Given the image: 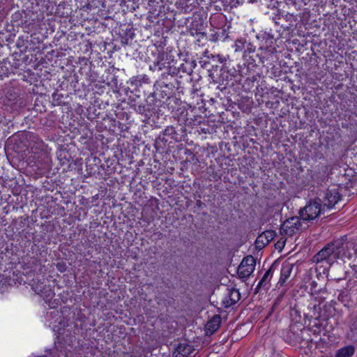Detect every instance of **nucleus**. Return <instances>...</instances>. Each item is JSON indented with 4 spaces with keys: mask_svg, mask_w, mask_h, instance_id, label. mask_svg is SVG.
Wrapping results in <instances>:
<instances>
[{
    "mask_svg": "<svg viewBox=\"0 0 357 357\" xmlns=\"http://www.w3.org/2000/svg\"><path fill=\"white\" fill-rule=\"evenodd\" d=\"M284 243H285V241H278L277 243H276V246L277 248H282L284 247Z\"/></svg>",
    "mask_w": 357,
    "mask_h": 357,
    "instance_id": "20",
    "label": "nucleus"
},
{
    "mask_svg": "<svg viewBox=\"0 0 357 357\" xmlns=\"http://www.w3.org/2000/svg\"><path fill=\"white\" fill-rule=\"evenodd\" d=\"M321 210V204L319 199L310 200L301 209L300 217L303 220H313L320 215Z\"/></svg>",
    "mask_w": 357,
    "mask_h": 357,
    "instance_id": "2",
    "label": "nucleus"
},
{
    "mask_svg": "<svg viewBox=\"0 0 357 357\" xmlns=\"http://www.w3.org/2000/svg\"><path fill=\"white\" fill-rule=\"evenodd\" d=\"M277 266L275 264H273L268 271L265 273L261 280L259 281L257 286V289L262 287H268L269 282L273 277V273L276 270Z\"/></svg>",
    "mask_w": 357,
    "mask_h": 357,
    "instance_id": "8",
    "label": "nucleus"
},
{
    "mask_svg": "<svg viewBox=\"0 0 357 357\" xmlns=\"http://www.w3.org/2000/svg\"><path fill=\"white\" fill-rule=\"evenodd\" d=\"M213 57H215L220 63H223L226 61V58L220 54L213 56Z\"/></svg>",
    "mask_w": 357,
    "mask_h": 357,
    "instance_id": "19",
    "label": "nucleus"
},
{
    "mask_svg": "<svg viewBox=\"0 0 357 357\" xmlns=\"http://www.w3.org/2000/svg\"><path fill=\"white\" fill-rule=\"evenodd\" d=\"M245 41L243 38H238L235 40L233 47L234 48V52H241L245 47Z\"/></svg>",
    "mask_w": 357,
    "mask_h": 357,
    "instance_id": "15",
    "label": "nucleus"
},
{
    "mask_svg": "<svg viewBox=\"0 0 357 357\" xmlns=\"http://www.w3.org/2000/svg\"><path fill=\"white\" fill-rule=\"evenodd\" d=\"M32 289L37 294H41V291H43V289H44V287H45V285L43 284V282H38L34 283L31 285Z\"/></svg>",
    "mask_w": 357,
    "mask_h": 357,
    "instance_id": "16",
    "label": "nucleus"
},
{
    "mask_svg": "<svg viewBox=\"0 0 357 357\" xmlns=\"http://www.w3.org/2000/svg\"><path fill=\"white\" fill-rule=\"evenodd\" d=\"M192 352V348L186 343H180L178 344L174 351V357H189Z\"/></svg>",
    "mask_w": 357,
    "mask_h": 357,
    "instance_id": "7",
    "label": "nucleus"
},
{
    "mask_svg": "<svg viewBox=\"0 0 357 357\" xmlns=\"http://www.w3.org/2000/svg\"><path fill=\"white\" fill-rule=\"evenodd\" d=\"M355 351V348L352 345H349L340 348L336 353V357H351Z\"/></svg>",
    "mask_w": 357,
    "mask_h": 357,
    "instance_id": "12",
    "label": "nucleus"
},
{
    "mask_svg": "<svg viewBox=\"0 0 357 357\" xmlns=\"http://www.w3.org/2000/svg\"><path fill=\"white\" fill-rule=\"evenodd\" d=\"M313 317H314L315 319H318V318L320 317L319 312H315L313 314Z\"/></svg>",
    "mask_w": 357,
    "mask_h": 357,
    "instance_id": "21",
    "label": "nucleus"
},
{
    "mask_svg": "<svg viewBox=\"0 0 357 357\" xmlns=\"http://www.w3.org/2000/svg\"><path fill=\"white\" fill-rule=\"evenodd\" d=\"M275 232L272 230L265 231L258 236L255 241L256 247L261 249L266 245L268 244L275 236Z\"/></svg>",
    "mask_w": 357,
    "mask_h": 357,
    "instance_id": "6",
    "label": "nucleus"
},
{
    "mask_svg": "<svg viewBox=\"0 0 357 357\" xmlns=\"http://www.w3.org/2000/svg\"><path fill=\"white\" fill-rule=\"evenodd\" d=\"M164 67H165L164 63H162L160 61H158L157 62H155L153 63V66H150V69L153 70H155L156 69H158V70H161L164 68Z\"/></svg>",
    "mask_w": 357,
    "mask_h": 357,
    "instance_id": "17",
    "label": "nucleus"
},
{
    "mask_svg": "<svg viewBox=\"0 0 357 357\" xmlns=\"http://www.w3.org/2000/svg\"><path fill=\"white\" fill-rule=\"evenodd\" d=\"M301 229V223L297 217L287 219L281 226V231L287 236H292Z\"/></svg>",
    "mask_w": 357,
    "mask_h": 357,
    "instance_id": "5",
    "label": "nucleus"
},
{
    "mask_svg": "<svg viewBox=\"0 0 357 357\" xmlns=\"http://www.w3.org/2000/svg\"><path fill=\"white\" fill-rule=\"evenodd\" d=\"M241 298L238 290L232 289H228V293L225 298V306L229 307L236 303Z\"/></svg>",
    "mask_w": 357,
    "mask_h": 357,
    "instance_id": "9",
    "label": "nucleus"
},
{
    "mask_svg": "<svg viewBox=\"0 0 357 357\" xmlns=\"http://www.w3.org/2000/svg\"><path fill=\"white\" fill-rule=\"evenodd\" d=\"M318 199L323 202L324 206L328 208H333L340 199V195L337 188L333 186L326 191L319 194Z\"/></svg>",
    "mask_w": 357,
    "mask_h": 357,
    "instance_id": "3",
    "label": "nucleus"
},
{
    "mask_svg": "<svg viewBox=\"0 0 357 357\" xmlns=\"http://www.w3.org/2000/svg\"><path fill=\"white\" fill-rule=\"evenodd\" d=\"M221 323L220 317L214 316L206 325V330L208 333H213L216 331Z\"/></svg>",
    "mask_w": 357,
    "mask_h": 357,
    "instance_id": "11",
    "label": "nucleus"
},
{
    "mask_svg": "<svg viewBox=\"0 0 357 357\" xmlns=\"http://www.w3.org/2000/svg\"><path fill=\"white\" fill-rule=\"evenodd\" d=\"M141 82V79L139 77H134L131 79V84L138 86Z\"/></svg>",
    "mask_w": 357,
    "mask_h": 357,
    "instance_id": "18",
    "label": "nucleus"
},
{
    "mask_svg": "<svg viewBox=\"0 0 357 357\" xmlns=\"http://www.w3.org/2000/svg\"><path fill=\"white\" fill-rule=\"evenodd\" d=\"M293 267V264L290 263H284L282 264L280 270V278L279 280V283L281 286L285 283L287 280L290 276Z\"/></svg>",
    "mask_w": 357,
    "mask_h": 357,
    "instance_id": "10",
    "label": "nucleus"
},
{
    "mask_svg": "<svg viewBox=\"0 0 357 357\" xmlns=\"http://www.w3.org/2000/svg\"><path fill=\"white\" fill-rule=\"evenodd\" d=\"M350 329L354 335H357V311L354 312L351 315Z\"/></svg>",
    "mask_w": 357,
    "mask_h": 357,
    "instance_id": "14",
    "label": "nucleus"
},
{
    "mask_svg": "<svg viewBox=\"0 0 357 357\" xmlns=\"http://www.w3.org/2000/svg\"><path fill=\"white\" fill-rule=\"evenodd\" d=\"M40 295L43 298L45 301H49L54 297V292L50 286H45Z\"/></svg>",
    "mask_w": 357,
    "mask_h": 357,
    "instance_id": "13",
    "label": "nucleus"
},
{
    "mask_svg": "<svg viewBox=\"0 0 357 357\" xmlns=\"http://www.w3.org/2000/svg\"><path fill=\"white\" fill-rule=\"evenodd\" d=\"M351 253L347 250V243L343 238H338L328 244L320 250L314 257L316 263L326 262L329 266L334 264L337 259L344 261L345 259H350Z\"/></svg>",
    "mask_w": 357,
    "mask_h": 357,
    "instance_id": "1",
    "label": "nucleus"
},
{
    "mask_svg": "<svg viewBox=\"0 0 357 357\" xmlns=\"http://www.w3.org/2000/svg\"><path fill=\"white\" fill-rule=\"evenodd\" d=\"M255 267V259L252 256L245 257L238 268V274L241 278H247L254 271Z\"/></svg>",
    "mask_w": 357,
    "mask_h": 357,
    "instance_id": "4",
    "label": "nucleus"
}]
</instances>
